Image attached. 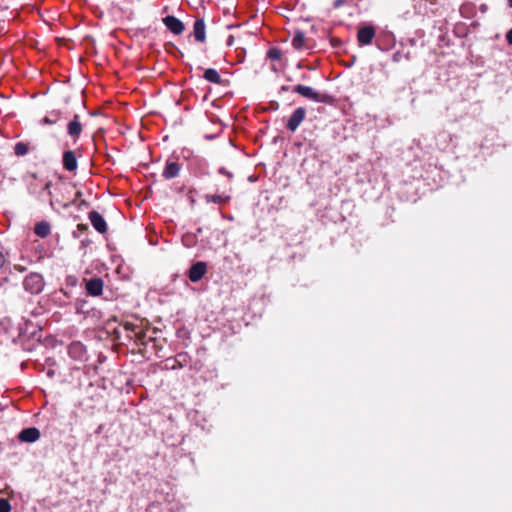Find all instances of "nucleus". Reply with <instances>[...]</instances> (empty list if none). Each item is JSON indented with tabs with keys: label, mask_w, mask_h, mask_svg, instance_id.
<instances>
[{
	"label": "nucleus",
	"mask_w": 512,
	"mask_h": 512,
	"mask_svg": "<svg viewBox=\"0 0 512 512\" xmlns=\"http://www.w3.org/2000/svg\"><path fill=\"white\" fill-rule=\"evenodd\" d=\"M50 182H48L46 185H45V189H49L50 188Z\"/></svg>",
	"instance_id": "nucleus-30"
},
{
	"label": "nucleus",
	"mask_w": 512,
	"mask_h": 512,
	"mask_svg": "<svg viewBox=\"0 0 512 512\" xmlns=\"http://www.w3.org/2000/svg\"><path fill=\"white\" fill-rule=\"evenodd\" d=\"M293 92L297 93L304 98L314 101L316 103H325L330 104L333 101V97L325 92H318L312 87L305 86V85H296L293 88Z\"/></svg>",
	"instance_id": "nucleus-1"
},
{
	"label": "nucleus",
	"mask_w": 512,
	"mask_h": 512,
	"mask_svg": "<svg viewBox=\"0 0 512 512\" xmlns=\"http://www.w3.org/2000/svg\"><path fill=\"white\" fill-rule=\"evenodd\" d=\"M375 36V30L372 26H364L358 30L357 39L361 45H368Z\"/></svg>",
	"instance_id": "nucleus-5"
},
{
	"label": "nucleus",
	"mask_w": 512,
	"mask_h": 512,
	"mask_svg": "<svg viewBox=\"0 0 512 512\" xmlns=\"http://www.w3.org/2000/svg\"><path fill=\"white\" fill-rule=\"evenodd\" d=\"M63 166L66 170L72 172L77 169V159L73 151L68 150L63 154Z\"/></svg>",
	"instance_id": "nucleus-12"
},
{
	"label": "nucleus",
	"mask_w": 512,
	"mask_h": 512,
	"mask_svg": "<svg viewBox=\"0 0 512 512\" xmlns=\"http://www.w3.org/2000/svg\"><path fill=\"white\" fill-rule=\"evenodd\" d=\"M232 43H233V36H229L227 44L232 45Z\"/></svg>",
	"instance_id": "nucleus-29"
},
{
	"label": "nucleus",
	"mask_w": 512,
	"mask_h": 512,
	"mask_svg": "<svg viewBox=\"0 0 512 512\" xmlns=\"http://www.w3.org/2000/svg\"><path fill=\"white\" fill-rule=\"evenodd\" d=\"M182 164L179 163L178 159H169L163 170V176L166 179H172L179 175Z\"/></svg>",
	"instance_id": "nucleus-4"
},
{
	"label": "nucleus",
	"mask_w": 512,
	"mask_h": 512,
	"mask_svg": "<svg viewBox=\"0 0 512 512\" xmlns=\"http://www.w3.org/2000/svg\"><path fill=\"white\" fill-rule=\"evenodd\" d=\"M281 51L277 48H272L268 52V56L273 60H279L281 58Z\"/></svg>",
	"instance_id": "nucleus-23"
},
{
	"label": "nucleus",
	"mask_w": 512,
	"mask_h": 512,
	"mask_svg": "<svg viewBox=\"0 0 512 512\" xmlns=\"http://www.w3.org/2000/svg\"><path fill=\"white\" fill-rule=\"evenodd\" d=\"M23 285L26 291L38 294L44 288V279L39 273H30L25 277Z\"/></svg>",
	"instance_id": "nucleus-2"
},
{
	"label": "nucleus",
	"mask_w": 512,
	"mask_h": 512,
	"mask_svg": "<svg viewBox=\"0 0 512 512\" xmlns=\"http://www.w3.org/2000/svg\"><path fill=\"white\" fill-rule=\"evenodd\" d=\"M83 351V346L80 343H73L69 348V353L71 355H75L76 353H81Z\"/></svg>",
	"instance_id": "nucleus-21"
},
{
	"label": "nucleus",
	"mask_w": 512,
	"mask_h": 512,
	"mask_svg": "<svg viewBox=\"0 0 512 512\" xmlns=\"http://www.w3.org/2000/svg\"><path fill=\"white\" fill-rule=\"evenodd\" d=\"M305 117H306V109L303 107H298L297 109L294 110L292 115L289 117V119L286 123V128L292 132L296 131L298 129V127L300 126V124L305 119Z\"/></svg>",
	"instance_id": "nucleus-3"
},
{
	"label": "nucleus",
	"mask_w": 512,
	"mask_h": 512,
	"mask_svg": "<svg viewBox=\"0 0 512 512\" xmlns=\"http://www.w3.org/2000/svg\"><path fill=\"white\" fill-rule=\"evenodd\" d=\"M5 262V256L0 252V269L4 266Z\"/></svg>",
	"instance_id": "nucleus-26"
},
{
	"label": "nucleus",
	"mask_w": 512,
	"mask_h": 512,
	"mask_svg": "<svg viewBox=\"0 0 512 512\" xmlns=\"http://www.w3.org/2000/svg\"><path fill=\"white\" fill-rule=\"evenodd\" d=\"M60 117L61 112L58 110H53L41 120V123L45 125H52L57 123L60 120Z\"/></svg>",
	"instance_id": "nucleus-17"
},
{
	"label": "nucleus",
	"mask_w": 512,
	"mask_h": 512,
	"mask_svg": "<svg viewBox=\"0 0 512 512\" xmlns=\"http://www.w3.org/2000/svg\"><path fill=\"white\" fill-rule=\"evenodd\" d=\"M182 243L185 247L189 248L192 245V236L189 233L183 234Z\"/></svg>",
	"instance_id": "nucleus-24"
},
{
	"label": "nucleus",
	"mask_w": 512,
	"mask_h": 512,
	"mask_svg": "<svg viewBox=\"0 0 512 512\" xmlns=\"http://www.w3.org/2000/svg\"><path fill=\"white\" fill-rule=\"evenodd\" d=\"M206 138L211 139V138H213V136L206 135Z\"/></svg>",
	"instance_id": "nucleus-32"
},
{
	"label": "nucleus",
	"mask_w": 512,
	"mask_h": 512,
	"mask_svg": "<svg viewBox=\"0 0 512 512\" xmlns=\"http://www.w3.org/2000/svg\"><path fill=\"white\" fill-rule=\"evenodd\" d=\"M14 268H15L16 270L20 271V272L25 271V268H24V267H22V266H20V265H15V266H14Z\"/></svg>",
	"instance_id": "nucleus-28"
},
{
	"label": "nucleus",
	"mask_w": 512,
	"mask_h": 512,
	"mask_svg": "<svg viewBox=\"0 0 512 512\" xmlns=\"http://www.w3.org/2000/svg\"><path fill=\"white\" fill-rule=\"evenodd\" d=\"M206 38V25L203 18L194 21V40L204 42Z\"/></svg>",
	"instance_id": "nucleus-10"
},
{
	"label": "nucleus",
	"mask_w": 512,
	"mask_h": 512,
	"mask_svg": "<svg viewBox=\"0 0 512 512\" xmlns=\"http://www.w3.org/2000/svg\"><path fill=\"white\" fill-rule=\"evenodd\" d=\"M207 265L205 262L199 261L194 263V282L199 281L206 273Z\"/></svg>",
	"instance_id": "nucleus-16"
},
{
	"label": "nucleus",
	"mask_w": 512,
	"mask_h": 512,
	"mask_svg": "<svg viewBox=\"0 0 512 512\" xmlns=\"http://www.w3.org/2000/svg\"><path fill=\"white\" fill-rule=\"evenodd\" d=\"M506 41L509 45H512V28L506 33Z\"/></svg>",
	"instance_id": "nucleus-25"
},
{
	"label": "nucleus",
	"mask_w": 512,
	"mask_h": 512,
	"mask_svg": "<svg viewBox=\"0 0 512 512\" xmlns=\"http://www.w3.org/2000/svg\"><path fill=\"white\" fill-rule=\"evenodd\" d=\"M187 276L192 281V266H190L189 269L187 270Z\"/></svg>",
	"instance_id": "nucleus-27"
},
{
	"label": "nucleus",
	"mask_w": 512,
	"mask_h": 512,
	"mask_svg": "<svg viewBox=\"0 0 512 512\" xmlns=\"http://www.w3.org/2000/svg\"><path fill=\"white\" fill-rule=\"evenodd\" d=\"M68 134L72 138H78L82 132V125L79 122V116L75 115L73 120L69 122L67 126Z\"/></svg>",
	"instance_id": "nucleus-13"
},
{
	"label": "nucleus",
	"mask_w": 512,
	"mask_h": 512,
	"mask_svg": "<svg viewBox=\"0 0 512 512\" xmlns=\"http://www.w3.org/2000/svg\"><path fill=\"white\" fill-rule=\"evenodd\" d=\"M51 230L50 224L48 222L42 221L35 225L34 232L37 236L41 238H45L49 235Z\"/></svg>",
	"instance_id": "nucleus-15"
},
{
	"label": "nucleus",
	"mask_w": 512,
	"mask_h": 512,
	"mask_svg": "<svg viewBox=\"0 0 512 512\" xmlns=\"http://www.w3.org/2000/svg\"><path fill=\"white\" fill-rule=\"evenodd\" d=\"M127 331H131L135 334V337L138 342L141 344H145V333L139 329V327L133 323L127 322L124 325Z\"/></svg>",
	"instance_id": "nucleus-14"
},
{
	"label": "nucleus",
	"mask_w": 512,
	"mask_h": 512,
	"mask_svg": "<svg viewBox=\"0 0 512 512\" xmlns=\"http://www.w3.org/2000/svg\"><path fill=\"white\" fill-rule=\"evenodd\" d=\"M205 198L207 202H214L217 204L226 203L230 200V196L224 194H215L213 196L206 195Z\"/></svg>",
	"instance_id": "nucleus-19"
},
{
	"label": "nucleus",
	"mask_w": 512,
	"mask_h": 512,
	"mask_svg": "<svg viewBox=\"0 0 512 512\" xmlns=\"http://www.w3.org/2000/svg\"><path fill=\"white\" fill-rule=\"evenodd\" d=\"M305 35L302 31L296 30L292 39V45L295 49H302L304 46Z\"/></svg>",
	"instance_id": "nucleus-18"
},
{
	"label": "nucleus",
	"mask_w": 512,
	"mask_h": 512,
	"mask_svg": "<svg viewBox=\"0 0 512 512\" xmlns=\"http://www.w3.org/2000/svg\"><path fill=\"white\" fill-rule=\"evenodd\" d=\"M87 292L92 296H99L103 291V281L100 278H91L86 283Z\"/></svg>",
	"instance_id": "nucleus-9"
},
{
	"label": "nucleus",
	"mask_w": 512,
	"mask_h": 512,
	"mask_svg": "<svg viewBox=\"0 0 512 512\" xmlns=\"http://www.w3.org/2000/svg\"><path fill=\"white\" fill-rule=\"evenodd\" d=\"M11 511V505L8 500L6 499H0V512H10Z\"/></svg>",
	"instance_id": "nucleus-22"
},
{
	"label": "nucleus",
	"mask_w": 512,
	"mask_h": 512,
	"mask_svg": "<svg viewBox=\"0 0 512 512\" xmlns=\"http://www.w3.org/2000/svg\"><path fill=\"white\" fill-rule=\"evenodd\" d=\"M163 23L174 34H181L184 31V24L174 16H166Z\"/></svg>",
	"instance_id": "nucleus-6"
},
{
	"label": "nucleus",
	"mask_w": 512,
	"mask_h": 512,
	"mask_svg": "<svg viewBox=\"0 0 512 512\" xmlns=\"http://www.w3.org/2000/svg\"><path fill=\"white\" fill-rule=\"evenodd\" d=\"M89 219L93 227L100 233H104L107 230L105 219L97 211H91L89 213Z\"/></svg>",
	"instance_id": "nucleus-8"
},
{
	"label": "nucleus",
	"mask_w": 512,
	"mask_h": 512,
	"mask_svg": "<svg viewBox=\"0 0 512 512\" xmlns=\"http://www.w3.org/2000/svg\"><path fill=\"white\" fill-rule=\"evenodd\" d=\"M198 70L203 71V79L206 81L213 83V84H220L221 83V77L220 74L216 69L213 68H203L201 66L198 67Z\"/></svg>",
	"instance_id": "nucleus-11"
},
{
	"label": "nucleus",
	"mask_w": 512,
	"mask_h": 512,
	"mask_svg": "<svg viewBox=\"0 0 512 512\" xmlns=\"http://www.w3.org/2000/svg\"><path fill=\"white\" fill-rule=\"evenodd\" d=\"M14 152L17 156H24L28 153V147L25 143L18 142L14 147Z\"/></svg>",
	"instance_id": "nucleus-20"
},
{
	"label": "nucleus",
	"mask_w": 512,
	"mask_h": 512,
	"mask_svg": "<svg viewBox=\"0 0 512 512\" xmlns=\"http://www.w3.org/2000/svg\"><path fill=\"white\" fill-rule=\"evenodd\" d=\"M40 431L35 427L25 428L19 433V440L21 442L33 443L40 438Z\"/></svg>",
	"instance_id": "nucleus-7"
},
{
	"label": "nucleus",
	"mask_w": 512,
	"mask_h": 512,
	"mask_svg": "<svg viewBox=\"0 0 512 512\" xmlns=\"http://www.w3.org/2000/svg\"><path fill=\"white\" fill-rule=\"evenodd\" d=\"M509 6L512 8V0H508Z\"/></svg>",
	"instance_id": "nucleus-31"
}]
</instances>
